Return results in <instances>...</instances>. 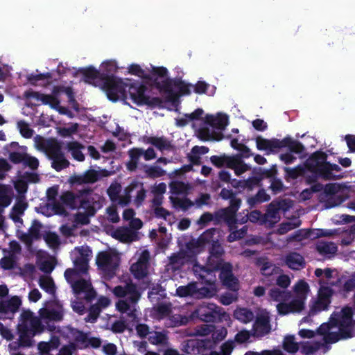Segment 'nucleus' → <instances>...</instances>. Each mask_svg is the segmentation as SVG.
Wrapping results in <instances>:
<instances>
[{"mask_svg": "<svg viewBox=\"0 0 355 355\" xmlns=\"http://www.w3.org/2000/svg\"><path fill=\"white\" fill-rule=\"evenodd\" d=\"M79 71L83 76L85 82L100 87L101 83L100 70H97L93 66H89L80 69Z\"/></svg>", "mask_w": 355, "mask_h": 355, "instance_id": "nucleus-20", "label": "nucleus"}, {"mask_svg": "<svg viewBox=\"0 0 355 355\" xmlns=\"http://www.w3.org/2000/svg\"><path fill=\"white\" fill-rule=\"evenodd\" d=\"M354 311L352 307L346 306L341 310L340 319L336 322L354 324L353 321Z\"/></svg>", "mask_w": 355, "mask_h": 355, "instance_id": "nucleus-51", "label": "nucleus"}, {"mask_svg": "<svg viewBox=\"0 0 355 355\" xmlns=\"http://www.w3.org/2000/svg\"><path fill=\"white\" fill-rule=\"evenodd\" d=\"M28 327L30 332H33L34 336L36 334L43 332L44 330V326L42 324L41 320L37 317H35L31 320Z\"/></svg>", "mask_w": 355, "mask_h": 355, "instance_id": "nucleus-57", "label": "nucleus"}, {"mask_svg": "<svg viewBox=\"0 0 355 355\" xmlns=\"http://www.w3.org/2000/svg\"><path fill=\"white\" fill-rule=\"evenodd\" d=\"M17 331L19 334L18 347H29L33 345V338L35 336L33 332H30L28 324L21 322L18 325Z\"/></svg>", "mask_w": 355, "mask_h": 355, "instance_id": "nucleus-15", "label": "nucleus"}, {"mask_svg": "<svg viewBox=\"0 0 355 355\" xmlns=\"http://www.w3.org/2000/svg\"><path fill=\"white\" fill-rule=\"evenodd\" d=\"M145 141L147 144H150L154 146L156 148H157L160 151L163 150H171L173 149V145L171 141H168L164 137H147L145 139Z\"/></svg>", "mask_w": 355, "mask_h": 355, "instance_id": "nucleus-25", "label": "nucleus"}, {"mask_svg": "<svg viewBox=\"0 0 355 355\" xmlns=\"http://www.w3.org/2000/svg\"><path fill=\"white\" fill-rule=\"evenodd\" d=\"M40 317L42 319L50 321L60 322L63 319L64 313L62 309L42 308L39 311Z\"/></svg>", "mask_w": 355, "mask_h": 355, "instance_id": "nucleus-24", "label": "nucleus"}, {"mask_svg": "<svg viewBox=\"0 0 355 355\" xmlns=\"http://www.w3.org/2000/svg\"><path fill=\"white\" fill-rule=\"evenodd\" d=\"M51 159V167L56 171H60L69 166V162L65 158L64 153Z\"/></svg>", "mask_w": 355, "mask_h": 355, "instance_id": "nucleus-44", "label": "nucleus"}, {"mask_svg": "<svg viewBox=\"0 0 355 355\" xmlns=\"http://www.w3.org/2000/svg\"><path fill=\"white\" fill-rule=\"evenodd\" d=\"M44 152L50 159L63 154L60 143L55 139L49 140V144H47V147Z\"/></svg>", "mask_w": 355, "mask_h": 355, "instance_id": "nucleus-39", "label": "nucleus"}, {"mask_svg": "<svg viewBox=\"0 0 355 355\" xmlns=\"http://www.w3.org/2000/svg\"><path fill=\"white\" fill-rule=\"evenodd\" d=\"M285 262L289 268L295 270H300L306 265L304 257L297 252H291L286 255Z\"/></svg>", "mask_w": 355, "mask_h": 355, "instance_id": "nucleus-22", "label": "nucleus"}, {"mask_svg": "<svg viewBox=\"0 0 355 355\" xmlns=\"http://www.w3.org/2000/svg\"><path fill=\"white\" fill-rule=\"evenodd\" d=\"M118 67L115 61L108 60L103 62L101 66L100 73L101 81L111 78V76H116Z\"/></svg>", "mask_w": 355, "mask_h": 355, "instance_id": "nucleus-27", "label": "nucleus"}, {"mask_svg": "<svg viewBox=\"0 0 355 355\" xmlns=\"http://www.w3.org/2000/svg\"><path fill=\"white\" fill-rule=\"evenodd\" d=\"M121 186L119 183H112L107 190L108 196L112 201H116L119 198Z\"/></svg>", "mask_w": 355, "mask_h": 355, "instance_id": "nucleus-59", "label": "nucleus"}, {"mask_svg": "<svg viewBox=\"0 0 355 355\" xmlns=\"http://www.w3.org/2000/svg\"><path fill=\"white\" fill-rule=\"evenodd\" d=\"M147 266L146 265L136 262L130 266V271L135 278L141 279L147 275Z\"/></svg>", "mask_w": 355, "mask_h": 355, "instance_id": "nucleus-46", "label": "nucleus"}, {"mask_svg": "<svg viewBox=\"0 0 355 355\" xmlns=\"http://www.w3.org/2000/svg\"><path fill=\"white\" fill-rule=\"evenodd\" d=\"M84 148V145L77 141H69L67 144V150L71 153L72 157L78 162H83L85 160V157L82 152V150Z\"/></svg>", "mask_w": 355, "mask_h": 355, "instance_id": "nucleus-29", "label": "nucleus"}, {"mask_svg": "<svg viewBox=\"0 0 355 355\" xmlns=\"http://www.w3.org/2000/svg\"><path fill=\"white\" fill-rule=\"evenodd\" d=\"M211 269V268L209 267L207 262L205 266L195 264L193 267V270L196 276L198 277V279H200L202 282H207L206 279L208 275H212V273L215 272Z\"/></svg>", "mask_w": 355, "mask_h": 355, "instance_id": "nucleus-40", "label": "nucleus"}, {"mask_svg": "<svg viewBox=\"0 0 355 355\" xmlns=\"http://www.w3.org/2000/svg\"><path fill=\"white\" fill-rule=\"evenodd\" d=\"M138 186H141L138 181L133 180L131 182V183L125 189V195L119 196L117 199L119 200V204L122 207L128 205L131 202V193L134 191V188Z\"/></svg>", "mask_w": 355, "mask_h": 355, "instance_id": "nucleus-38", "label": "nucleus"}, {"mask_svg": "<svg viewBox=\"0 0 355 355\" xmlns=\"http://www.w3.org/2000/svg\"><path fill=\"white\" fill-rule=\"evenodd\" d=\"M96 262L100 269L111 277L115 275L119 265V259L105 251L98 253Z\"/></svg>", "mask_w": 355, "mask_h": 355, "instance_id": "nucleus-8", "label": "nucleus"}, {"mask_svg": "<svg viewBox=\"0 0 355 355\" xmlns=\"http://www.w3.org/2000/svg\"><path fill=\"white\" fill-rule=\"evenodd\" d=\"M24 96L27 98H35L41 101L44 105H49L51 108H56L60 103L59 99L51 94H44L33 90L26 91Z\"/></svg>", "mask_w": 355, "mask_h": 355, "instance_id": "nucleus-13", "label": "nucleus"}, {"mask_svg": "<svg viewBox=\"0 0 355 355\" xmlns=\"http://www.w3.org/2000/svg\"><path fill=\"white\" fill-rule=\"evenodd\" d=\"M74 266L76 272L78 271L83 274L86 273L88 269V261L83 257H78L74 261Z\"/></svg>", "mask_w": 355, "mask_h": 355, "instance_id": "nucleus-64", "label": "nucleus"}, {"mask_svg": "<svg viewBox=\"0 0 355 355\" xmlns=\"http://www.w3.org/2000/svg\"><path fill=\"white\" fill-rule=\"evenodd\" d=\"M279 210L278 207L270 203L268 205L266 213L263 214L262 224L272 227L280 219Z\"/></svg>", "mask_w": 355, "mask_h": 355, "instance_id": "nucleus-21", "label": "nucleus"}, {"mask_svg": "<svg viewBox=\"0 0 355 355\" xmlns=\"http://www.w3.org/2000/svg\"><path fill=\"white\" fill-rule=\"evenodd\" d=\"M294 291L297 297L306 299L309 291V286L304 280H299L294 286Z\"/></svg>", "mask_w": 355, "mask_h": 355, "instance_id": "nucleus-53", "label": "nucleus"}, {"mask_svg": "<svg viewBox=\"0 0 355 355\" xmlns=\"http://www.w3.org/2000/svg\"><path fill=\"white\" fill-rule=\"evenodd\" d=\"M338 326V334L341 339H348L353 336L352 328L354 324L336 322Z\"/></svg>", "mask_w": 355, "mask_h": 355, "instance_id": "nucleus-43", "label": "nucleus"}, {"mask_svg": "<svg viewBox=\"0 0 355 355\" xmlns=\"http://www.w3.org/2000/svg\"><path fill=\"white\" fill-rule=\"evenodd\" d=\"M280 139L272 138L268 139L259 136L256 138L257 148L259 150H266L270 153H277L281 149Z\"/></svg>", "mask_w": 355, "mask_h": 355, "instance_id": "nucleus-18", "label": "nucleus"}, {"mask_svg": "<svg viewBox=\"0 0 355 355\" xmlns=\"http://www.w3.org/2000/svg\"><path fill=\"white\" fill-rule=\"evenodd\" d=\"M17 261L14 254L5 256L0 259V266L6 270H12L16 268Z\"/></svg>", "mask_w": 355, "mask_h": 355, "instance_id": "nucleus-52", "label": "nucleus"}, {"mask_svg": "<svg viewBox=\"0 0 355 355\" xmlns=\"http://www.w3.org/2000/svg\"><path fill=\"white\" fill-rule=\"evenodd\" d=\"M197 284L190 282L186 286H180L176 288V295L180 297L193 296L198 293Z\"/></svg>", "mask_w": 355, "mask_h": 355, "instance_id": "nucleus-36", "label": "nucleus"}, {"mask_svg": "<svg viewBox=\"0 0 355 355\" xmlns=\"http://www.w3.org/2000/svg\"><path fill=\"white\" fill-rule=\"evenodd\" d=\"M145 173L146 177L151 179H155L164 176L166 174L164 170L158 166H145Z\"/></svg>", "mask_w": 355, "mask_h": 355, "instance_id": "nucleus-47", "label": "nucleus"}, {"mask_svg": "<svg viewBox=\"0 0 355 355\" xmlns=\"http://www.w3.org/2000/svg\"><path fill=\"white\" fill-rule=\"evenodd\" d=\"M92 193L90 188L79 190L76 193L73 191H67L62 193L60 200L63 205L71 210L78 209L85 207L89 202V200L84 198Z\"/></svg>", "mask_w": 355, "mask_h": 355, "instance_id": "nucleus-4", "label": "nucleus"}, {"mask_svg": "<svg viewBox=\"0 0 355 355\" xmlns=\"http://www.w3.org/2000/svg\"><path fill=\"white\" fill-rule=\"evenodd\" d=\"M225 312L223 308L214 303L202 304L193 312L197 318L205 322H216L220 321Z\"/></svg>", "mask_w": 355, "mask_h": 355, "instance_id": "nucleus-6", "label": "nucleus"}, {"mask_svg": "<svg viewBox=\"0 0 355 355\" xmlns=\"http://www.w3.org/2000/svg\"><path fill=\"white\" fill-rule=\"evenodd\" d=\"M253 336L263 337L270 333L271 330L269 318L261 315L258 316L253 324Z\"/></svg>", "mask_w": 355, "mask_h": 355, "instance_id": "nucleus-16", "label": "nucleus"}, {"mask_svg": "<svg viewBox=\"0 0 355 355\" xmlns=\"http://www.w3.org/2000/svg\"><path fill=\"white\" fill-rule=\"evenodd\" d=\"M219 196L223 200H229V206L226 208L237 214V211L242 202L241 199L237 197V193L234 192L232 189L223 188L219 193Z\"/></svg>", "mask_w": 355, "mask_h": 355, "instance_id": "nucleus-14", "label": "nucleus"}, {"mask_svg": "<svg viewBox=\"0 0 355 355\" xmlns=\"http://www.w3.org/2000/svg\"><path fill=\"white\" fill-rule=\"evenodd\" d=\"M71 334L73 337L74 343L76 345V347L79 349H85L87 348V343L88 336L87 333L83 332L78 329H71Z\"/></svg>", "mask_w": 355, "mask_h": 355, "instance_id": "nucleus-34", "label": "nucleus"}, {"mask_svg": "<svg viewBox=\"0 0 355 355\" xmlns=\"http://www.w3.org/2000/svg\"><path fill=\"white\" fill-rule=\"evenodd\" d=\"M216 232V228H210L207 230L205 232H204L198 238V243L199 245H205L207 243L212 244L213 241H215L216 240H214V236Z\"/></svg>", "mask_w": 355, "mask_h": 355, "instance_id": "nucleus-49", "label": "nucleus"}, {"mask_svg": "<svg viewBox=\"0 0 355 355\" xmlns=\"http://www.w3.org/2000/svg\"><path fill=\"white\" fill-rule=\"evenodd\" d=\"M300 221L297 223H293L291 221L282 223L277 229V233L279 234L283 235L286 234L288 232L297 228L300 225Z\"/></svg>", "mask_w": 355, "mask_h": 355, "instance_id": "nucleus-60", "label": "nucleus"}, {"mask_svg": "<svg viewBox=\"0 0 355 355\" xmlns=\"http://www.w3.org/2000/svg\"><path fill=\"white\" fill-rule=\"evenodd\" d=\"M83 175L86 184H93L102 178L110 176V172L106 169H101L99 171L89 169L86 171Z\"/></svg>", "mask_w": 355, "mask_h": 355, "instance_id": "nucleus-28", "label": "nucleus"}, {"mask_svg": "<svg viewBox=\"0 0 355 355\" xmlns=\"http://www.w3.org/2000/svg\"><path fill=\"white\" fill-rule=\"evenodd\" d=\"M234 317L243 323H248L253 320L254 313L247 308H239L234 312Z\"/></svg>", "mask_w": 355, "mask_h": 355, "instance_id": "nucleus-35", "label": "nucleus"}, {"mask_svg": "<svg viewBox=\"0 0 355 355\" xmlns=\"http://www.w3.org/2000/svg\"><path fill=\"white\" fill-rule=\"evenodd\" d=\"M331 163L329 162H326L322 166H320L314 173L317 175L318 177L325 180H340L343 178V175L341 174H335L332 173L331 168L330 166Z\"/></svg>", "mask_w": 355, "mask_h": 355, "instance_id": "nucleus-23", "label": "nucleus"}, {"mask_svg": "<svg viewBox=\"0 0 355 355\" xmlns=\"http://www.w3.org/2000/svg\"><path fill=\"white\" fill-rule=\"evenodd\" d=\"M39 285L42 289L51 295H54L56 288L53 279L51 277H42L39 279Z\"/></svg>", "mask_w": 355, "mask_h": 355, "instance_id": "nucleus-41", "label": "nucleus"}, {"mask_svg": "<svg viewBox=\"0 0 355 355\" xmlns=\"http://www.w3.org/2000/svg\"><path fill=\"white\" fill-rule=\"evenodd\" d=\"M17 128L23 137L29 139L33 137L34 131L25 121H18Z\"/></svg>", "mask_w": 355, "mask_h": 355, "instance_id": "nucleus-58", "label": "nucleus"}, {"mask_svg": "<svg viewBox=\"0 0 355 355\" xmlns=\"http://www.w3.org/2000/svg\"><path fill=\"white\" fill-rule=\"evenodd\" d=\"M283 347L285 351L288 353L294 354L299 349L298 344L295 342V338L293 336H287L285 337Z\"/></svg>", "mask_w": 355, "mask_h": 355, "instance_id": "nucleus-50", "label": "nucleus"}, {"mask_svg": "<svg viewBox=\"0 0 355 355\" xmlns=\"http://www.w3.org/2000/svg\"><path fill=\"white\" fill-rule=\"evenodd\" d=\"M139 184L141 186L135 187V188H134V191H137L135 203L137 207L140 206L142 204L146 196V191L144 187L143 183L139 182Z\"/></svg>", "mask_w": 355, "mask_h": 355, "instance_id": "nucleus-62", "label": "nucleus"}, {"mask_svg": "<svg viewBox=\"0 0 355 355\" xmlns=\"http://www.w3.org/2000/svg\"><path fill=\"white\" fill-rule=\"evenodd\" d=\"M167 335L162 331H154L148 337V341L152 345H165L167 343Z\"/></svg>", "mask_w": 355, "mask_h": 355, "instance_id": "nucleus-45", "label": "nucleus"}, {"mask_svg": "<svg viewBox=\"0 0 355 355\" xmlns=\"http://www.w3.org/2000/svg\"><path fill=\"white\" fill-rule=\"evenodd\" d=\"M284 170L286 173L285 179L287 181L297 179L304 172V168L301 165H298L294 168L284 167Z\"/></svg>", "mask_w": 355, "mask_h": 355, "instance_id": "nucleus-48", "label": "nucleus"}, {"mask_svg": "<svg viewBox=\"0 0 355 355\" xmlns=\"http://www.w3.org/2000/svg\"><path fill=\"white\" fill-rule=\"evenodd\" d=\"M214 326L211 324H202L200 325H197L193 329V336H205L210 334L214 331Z\"/></svg>", "mask_w": 355, "mask_h": 355, "instance_id": "nucleus-54", "label": "nucleus"}, {"mask_svg": "<svg viewBox=\"0 0 355 355\" xmlns=\"http://www.w3.org/2000/svg\"><path fill=\"white\" fill-rule=\"evenodd\" d=\"M255 265L260 268L261 275L271 276L276 270L277 267L267 257H261L256 259Z\"/></svg>", "mask_w": 355, "mask_h": 355, "instance_id": "nucleus-26", "label": "nucleus"}, {"mask_svg": "<svg viewBox=\"0 0 355 355\" xmlns=\"http://www.w3.org/2000/svg\"><path fill=\"white\" fill-rule=\"evenodd\" d=\"M326 153L318 150L313 153L306 160V166L309 171L315 173L327 160Z\"/></svg>", "mask_w": 355, "mask_h": 355, "instance_id": "nucleus-17", "label": "nucleus"}, {"mask_svg": "<svg viewBox=\"0 0 355 355\" xmlns=\"http://www.w3.org/2000/svg\"><path fill=\"white\" fill-rule=\"evenodd\" d=\"M21 304V301L18 296H13L6 301H0V313L5 315H13L18 311Z\"/></svg>", "mask_w": 355, "mask_h": 355, "instance_id": "nucleus-19", "label": "nucleus"}, {"mask_svg": "<svg viewBox=\"0 0 355 355\" xmlns=\"http://www.w3.org/2000/svg\"><path fill=\"white\" fill-rule=\"evenodd\" d=\"M147 87L141 82L136 81L128 87V94L132 102L138 106L147 105L152 108L162 107L163 101L159 97H150L146 94Z\"/></svg>", "mask_w": 355, "mask_h": 355, "instance_id": "nucleus-3", "label": "nucleus"}, {"mask_svg": "<svg viewBox=\"0 0 355 355\" xmlns=\"http://www.w3.org/2000/svg\"><path fill=\"white\" fill-rule=\"evenodd\" d=\"M130 74L137 76L153 83L155 78H165L168 76V69L164 67H153L150 74L145 73L144 70L137 64H132L128 67Z\"/></svg>", "mask_w": 355, "mask_h": 355, "instance_id": "nucleus-10", "label": "nucleus"}, {"mask_svg": "<svg viewBox=\"0 0 355 355\" xmlns=\"http://www.w3.org/2000/svg\"><path fill=\"white\" fill-rule=\"evenodd\" d=\"M27 207V203L23 201L17 202L12 208V218L14 221L19 219V216L22 215Z\"/></svg>", "mask_w": 355, "mask_h": 355, "instance_id": "nucleus-55", "label": "nucleus"}, {"mask_svg": "<svg viewBox=\"0 0 355 355\" xmlns=\"http://www.w3.org/2000/svg\"><path fill=\"white\" fill-rule=\"evenodd\" d=\"M101 312V309H100L98 305H96L95 304L91 305L89 309L88 315L85 318V322L94 323L98 318Z\"/></svg>", "mask_w": 355, "mask_h": 355, "instance_id": "nucleus-56", "label": "nucleus"}, {"mask_svg": "<svg viewBox=\"0 0 355 355\" xmlns=\"http://www.w3.org/2000/svg\"><path fill=\"white\" fill-rule=\"evenodd\" d=\"M304 300L303 297H297L291 302H290L289 306L291 309V313H300L304 309Z\"/></svg>", "mask_w": 355, "mask_h": 355, "instance_id": "nucleus-61", "label": "nucleus"}, {"mask_svg": "<svg viewBox=\"0 0 355 355\" xmlns=\"http://www.w3.org/2000/svg\"><path fill=\"white\" fill-rule=\"evenodd\" d=\"M144 150L140 148H132L128 150L130 159L126 164V168L129 171H135L137 168L140 157L143 155Z\"/></svg>", "mask_w": 355, "mask_h": 355, "instance_id": "nucleus-30", "label": "nucleus"}, {"mask_svg": "<svg viewBox=\"0 0 355 355\" xmlns=\"http://www.w3.org/2000/svg\"><path fill=\"white\" fill-rule=\"evenodd\" d=\"M268 294L273 301L279 302L288 301L291 297L290 291L277 287L272 288Z\"/></svg>", "mask_w": 355, "mask_h": 355, "instance_id": "nucleus-33", "label": "nucleus"}, {"mask_svg": "<svg viewBox=\"0 0 355 355\" xmlns=\"http://www.w3.org/2000/svg\"><path fill=\"white\" fill-rule=\"evenodd\" d=\"M113 293L118 297H125L120 300L116 304V307L122 313H127L130 309L131 304H135L141 297V293L137 289V285L131 281L124 286L119 285L114 288Z\"/></svg>", "mask_w": 355, "mask_h": 355, "instance_id": "nucleus-2", "label": "nucleus"}, {"mask_svg": "<svg viewBox=\"0 0 355 355\" xmlns=\"http://www.w3.org/2000/svg\"><path fill=\"white\" fill-rule=\"evenodd\" d=\"M239 218L237 214L227 208H220L215 211V225L225 223L230 230L237 229Z\"/></svg>", "mask_w": 355, "mask_h": 355, "instance_id": "nucleus-11", "label": "nucleus"}, {"mask_svg": "<svg viewBox=\"0 0 355 355\" xmlns=\"http://www.w3.org/2000/svg\"><path fill=\"white\" fill-rule=\"evenodd\" d=\"M281 148H288L291 153H301L304 149V146L298 141L293 140L290 136L284 137L280 141Z\"/></svg>", "mask_w": 355, "mask_h": 355, "instance_id": "nucleus-31", "label": "nucleus"}, {"mask_svg": "<svg viewBox=\"0 0 355 355\" xmlns=\"http://www.w3.org/2000/svg\"><path fill=\"white\" fill-rule=\"evenodd\" d=\"M224 254V248L219 241L216 239L213 241L209 248V257L207 260V265L211 268V270L218 271L219 268L223 266V263H225L223 259Z\"/></svg>", "mask_w": 355, "mask_h": 355, "instance_id": "nucleus-7", "label": "nucleus"}, {"mask_svg": "<svg viewBox=\"0 0 355 355\" xmlns=\"http://www.w3.org/2000/svg\"><path fill=\"white\" fill-rule=\"evenodd\" d=\"M315 249L322 255L335 254L338 251V247L334 243L322 241L316 243Z\"/></svg>", "mask_w": 355, "mask_h": 355, "instance_id": "nucleus-32", "label": "nucleus"}, {"mask_svg": "<svg viewBox=\"0 0 355 355\" xmlns=\"http://www.w3.org/2000/svg\"><path fill=\"white\" fill-rule=\"evenodd\" d=\"M313 232H314V231L312 230H299L293 234L291 239L297 241H301L304 239H311Z\"/></svg>", "mask_w": 355, "mask_h": 355, "instance_id": "nucleus-63", "label": "nucleus"}, {"mask_svg": "<svg viewBox=\"0 0 355 355\" xmlns=\"http://www.w3.org/2000/svg\"><path fill=\"white\" fill-rule=\"evenodd\" d=\"M127 87L128 85L121 78L116 76H111V78L101 81L100 85V87L106 93L109 100L112 102L117 101L120 97H126Z\"/></svg>", "mask_w": 355, "mask_h": 355, "instance_id": "nucleus-5", "label": "nucleus"}, {"mask_svg": "<svg viewBox=\"0 0 355 355\" xmlns=\"http://www.w3.org/2000/svg\"><path fill=\"white\" fill-rule=\"evenodd\" d=\"M254 174H257L259 178L263 180L265 178H269L272 180L273 178H276L278 174V170L276 164L271 166L270 168H258L253 171Z\"/></svg>", "mask_w": 355, "mask_h": 355, "instance_id": "nucleus-37", "label": "nucleus"}, {"mask_svg": "<svg viewBox=\"0 0 355 355\" xmlns=\"http://www.w3.org/2000/svg\"><path fill=\"white\" fill-rule=\"evenodd\" d=\"M218 270L220 271L219 279L222 285L230 291H238L239 282L233 273L232 264L230 262H225Z\"/></svg>", "mask_w": 355, "mask_h": 355, "instance_id": "nucleus-9", "label": "nucleus"}, {"mask_svg": "<svg viewBox=\"0 0 355 355\" xmlns=\"http://www.w3.org/2000/svg\"><path fill=\"white\" fill-rule=\"evenodd\" d=\"M73 293L80 296L84 294V299L87 302H91L96 297V292L92 287L90 282L84 279H80L72 284Z\"/></svg>", "mask_w": 355, "mask_h": 355, "instance_id": "nucleus-12", "label": "nucleus"}, {"mask_svg": "<svg viewBox=\"0 0 355 355\" xmlns=\"http://www.w3.org/2000/svg\"><path fill=\"white\" fill-rule=\"evenodd\" d=\"M153 85L160 92L166 94V101L173 104L177 103L180 96L189 95L191 94L190 87H192L191 84L186 83L181 78L173 79L166 78L162 81L155 78Z\"/></svg>", "mask_w": 355, "mask_h": 355, "instance_id": "nucleus-1", "label": "nucleus"}, {"mask_svg": "<svg viewBox=\"0 0 355 355\" xmlns=\"http://www.w3.org/2000/svg\"><path fill=\"white\" fill-rule=\"evenodd\" d=\"M270 199V196L266 193L263 189L259 190L257 193L248 200V202L250 206H254L257 204L268 202Z\"/></svg>", "mask_w": 355, "mask_h": 355, "instance_id": "nucleus-42", "label": "nucleus"}]
</instances>
